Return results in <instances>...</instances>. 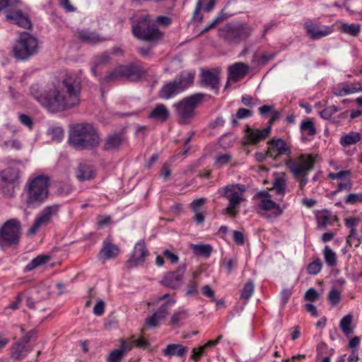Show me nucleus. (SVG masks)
<instances>
[{"label":"nucleus","mask_w":362,"mask_h":362,"mask_svg":"<svg viewBox=\"0 0 362 362\" xmlns=\"http://www.w3.org/2000/svg\"><path fill=\"white\" fill-rule=\"evenodd\" d=\"M350 229L351 230H350L349 234L347 236L346 240V244L351 247V246H352V243H353L352 241L356 240L355 247H358L361 243L360 238L356 237V228H350Z\"/></svg>","instance_id":"5fc2aeb1"},{"label":"nucleus","mask_w":362,"mask_h":362,"mask_svg":"<svg viewBox=\"0 0 362 362\" xmlns=\"http://www.w3.org/2000/svg\"><path fill=\"white\" fill-rule=\"evenodd\" d=\"M361 139V135L356 132H350L348 134H344L341 136L339 144L343 147H347L351 145L357 144Z\"/></svg>","instance_id":"473e14b6"},{"label":"nucleus","mask_w":362,"mask_h":362,"mask_svg":"<svg viewBox=\"0 0 362 362\" xmlns=\"http://www.w3.org/2000/svg\"><path fill=\"white\" fill-rule=\"evenodd\" d=\"M267 155L274 160H279L281 156L290 157L291 149L285 140L273 138L267 141Z\"/></svg>","instance_id":"4468645a"},{"label":"nucleus","mask_w":362,"mask_h":362,"mask_svg":"<svg viewBox=\"0 0 362 362\" xmlns=\"http://www.w3.org/2000/svg\"><path fill=\"white\" fill-rule=\"evenodd\" d=\"M303 28L307 35L313 40L327 37L333 32V28L331 26L321 25L313 20L306 21L303 24Z\"/></svg>","instance_id":"f3484780"},{"label":"nucleus","mask_w":362,"mask_h":362,"mask_svg":"<svg viewBox=\"0 0 362 362\" xmlns=\"http://www.w3.org/2000/svg\"><path fill=\"white\" fill-rule=\"evenodd\" d=\"M77 37L80 40L84 42L95 44L99 42L106 40L105 38L100 37L98 33L88 30H82L77 32Z\"/></svg>","instance_id":"c85d7f7f"},{"label":"nucleus","mask_w":362,"mask_h":362,"mask_svg":"<svg viewBox=\"0 0 362 362\" xmlns=\"http://www.w3.org/2000/svg\"><path fill=\"white\" fill-rule=\"evenodd\" d=\"M24 294L20 293L16 298V300L11 303L9 305L4 308V312H6L8 309L16 310L18 308L19 303L23 300Z\"/></svg>","instance_id":"0e129e2a"},{"label":"nucleus","mask_w":362,"mask_h":362,"mask_svg":"<svg viewBox=\"0 0 362 362\" xmlns=\"http://www.w3.org/2000/svg\"><path fill=\"white\" fill-rule=\"evenodd\" d=\"M252 116V112L248 109L240 108L236 113V118L239 119L250 118Z\"/></svg>","instance_id":"69168bd1"},{"label":"nucleus","mask_w":362,"mask_h":362,"mask_svg":"<svg viewBox=\"0 0 362 362\" xmlns=\"http://www.w3.org/2000/svg\"><path fill=\"white\" fill-rule=\"evenodd\" d=\"M220 79L218 73L211 70L202 71L201 74L202 86L210 87V88L218 93L219 90Z\"/></svg>","instance_id":"b1692460"},{"label":"nucleus","mask_w":362,"mask_h":362,"mask_svg":"<svg viewBox=\"0 0 362 362\" xmlns=\"http://www.w3.org/2000/svg\"><path fill=\"white\" fill-rule=\"evenodd\" d=\"M270 132L271 127L269 126L262 129H253L247 127L243 145H255L268 137Z\"/></svg>","instance_id":"4be33fe9"},{"label":"nucleus","mask_w":362,"mask_h":362,"mask_svg":"<svg viewBox=\"0 0 362 362\" xmlns=\"http://www.w3.org/2000/svg\"><path fill=\"white\" fill-rule=\"evenodd\" d=\"M191 248L195 255H202L206 257H209L212 252V247L210 245H192Z\"/></svg>","instance_id":"37998d69"},{"label":"nucleus","mask_w":362,"mask_h":362,"mask_svg":"<svg viewBox=\"0 0 362 362\" xmlns=\"http://www.w3.org/2000/svg\"><path fill=\"white\" fill-rule=\"evenodd\" d=\"M319 298L318 292L313 288H310L305 292L304 295V298L306 300L309 301H315Z\"/></svg>","instance_id":"e2e57ef3"},{"label":"nucleus","mask_w":362,"mask_h":362,"mask_svg":"<svg viewBox=\"0 0 362 362\" xmlns=\"http://www.w3.org/2000/svg\"><path fill=\"white\" fill-rule=\"evenodd\" d=\"M300 130L309 136H314L316 134V129L313 121L307 119L303 121L300 124Z\"/></svg>","instance_id":"de8ad7c7"},{"label":"nucleus","mask_w":362,"mask_h":362,"mask_svg":"<svg viewBox=\"0 0 362 362\" xmlns=\"http://www.w3.org/2000/svg\"><path fill=\"white\" fill-rule=\"evenodd\" d=\"M148 254L144 241H139L135 244L132 255L127 261V267H135L143 264Z\"/></svg>","instance_id":"aec40b11"},{"label":"nucleus","mask_w":362,"mask_h":362,"mask_svg":"<svg viewBox=\"0 0 362 362\" xmlns=\"http://www.w3.org/2000/svg\"><path fill=\"white\" fill-rule=\"evenodd\" d=\"M122 141V137L119 134L108 135L104 143L103 149L105 151H112L119 147Z\"/></svg>","instance_id":"2f4dec72"},{"label":"nucleus","mask_w":362,"mask_h":362,"mask_svg":"<svg viewBox=\"0 0 362 362\" xmlns=\"http://www.w3.org/2000/svg\"><path fill=\"white\" fill-rule=\"evenodd\" d=\"M134 346L143 349H148L150 347L149 341L143 336H141L137 339H134Z\"/></svg>","instance_id":"680f3d73"},{"label":"nucleus","mask_w":362,"mask_h":362,"mask_svg":"<svg viewBox=\"0 0 362 362\" xmlns=\"http://www.w3.org/2000/svg\"><path fill=\"white\" fill-rule=\"evenodd\" d=\"M18 119L22 124L27 127L29 129H33V121L29 115L25 114H21L18 116Z\"/></svg>","instance_id":"052dcab7"},{"label":"nucleus","mask_w":362,"mask_h":362,"mask_svg":"<svg viewBox=\"0 0 362 362\" xmlns=\"http://www.w3.org/2000/svg\"><path fill=\"white\" fill-rule=\"evenodd\" d=\"M123 78L131 81H139L146 73V69L140 62L131 63L127 65H120Z\"/></svg>","instance_id":"6ab92c4d"},{"label":"nucleus","mask_w":362,"mask_h":362,"mask_svg":"<svg viewBox=\"0 0 362 362\" xmlns=\"http://www.w3.org/2000/svg\"><path fill=\"white\" fill-rule=\"evenodd\" d=\"M37 51L38 40L29 33H21L13 48L15 58L25 61L35 55Z\"/></svg>","instance_id":"0eeeda50"},{"label":"nucleus","mask_w":362,"mask_h":362,"mask_svg":"<svg viewBox=\"0 0 362 362\" xmlns=\"http://www.w3.org/2000/svg\"><path fill=\"white\" fill-rule=\"evenodd\" d=\"M5 16L7 21L11 24L25 30H31L33 28V23L28 15L23 13L20 7L8 10Z\"/></svg>","instance_id":"a211bd4d"},{"label":"nucleus","mask_w":362,"mask_h":362,"mask_svg":"<svg viewBox=\"0 0 362 362\" xmlns=\"http://www.w3.org/2000/svg\"><path fill=\"white\" fill-rule=\"evenodd\" d=\"M254 291V283L252 282V281L250 280L245 284L241 291L240 298L247 301L253 295Z\"/></svg>","instance_id":"c03bdc74"},{"label":"nucleus","mask_w":362,"mask_h":362,"mask_svg":"<svg viewBox=\"0 0 362 362\" xmlns=\"http://www.w3.org/2000/svg\"><path fill=\"white\" fill-rule=\"evenodd\" d=\"M62 208L60 204H52L45 206L35 218L33 226L28 230V233L35 235L42 226L49 225L54 217L57 216Z\"/></svg>","instance_id":"ddd939ff"},{"label":"nucleus","mask_w":362,"mask_h":362,"mask_svg":"<svg viewBox=\"0 0 362 362\" xmlns=\"http://www.w3.org/2000/svg\"><path fill=\"white\" fill-rule=\"evenodd\" d=\"M352 320V315H346L340 321L339 327L346 336L353 333V328L351 327Z\"/></svg>","instance_id":"79ce46f5"},{"label":"nucleus","mask_w":362,"mask_h":362,"mask_svg":"<svg viewBox=\"0 0 362 362\" xmlns=\"http://www.w3.org/2000/svg\"><path fill=\"white\" fill-rule=\"evenodd\" d=\"M327 298H328L329 303L332 306H336L339 303V302L341 299V294L339 291L333 288L329 292Z\"/></svg>","instance_id":"09e8293b"},{"label":"nucleus","mask_w":362,"mask_h":362,"mask_svg":"<svg viewBox=\"0 0 362 362\" xmlns=\"http://www.w3.org/2000/svg\"><path fill=\"white\" fill-rule=\"evenodd\" d=\"M315 163V157L313 154H300L295 158H289L286 161V168L293 177L298 180L300 189H303L307 185L308 176L313 170Z\"/></svg>","instance_id":"7ed1b4c3"},{"label":"nucleus","mask_w":362,"mask_h":362,"mask_svg":"<svg viewBox=\"0 0 362 362\" xmlns=\"http://www.w3.org/2000/svg\"><path fill=\"white\" fill-rule=\"evenodd\" d=\"M50 259L49 255H40L33 259L25 267V272H30L35 269L45 264Z\"/></svg>","instance_id":"e433bc0d"},{"label":"nucleus","mask_w":362,"mask_h":362,"mask_svg":"<svg viewBox=\"0 0 362 362\" xmlns=\"http://www.w3.org/2000/svg\"><path fill=\"white\" fill-rule=\"evenodd\" d=\"M187 351V347L180 344H170L163 351V354L165 356H176L179 357L184 356Z\"/></svg>","instance_id":"c756f323"},{"label":"nucleus","mask_w":362,"mask_h":362,"mask_svg":"<svg viewBox=\"0 0 362 362\" xmlns=\"http://www.w3.org/2000/svg\"><path fill=\"white\" fill-rule=\"evenodd\" d=\"M188 317V310L184 308H179L173 314L170 320V325L175 327H180L182 322Z\"/></svg>","instance_id":"f704fd0d"},{"label":"nucleus","mask_w":362,"mask_h":362,"mask_svg":"<svg viewBox=\"0 0 362 362\" xmlns=\"http://www.w3.org/2000/svg\"><path fill=\"white\" fill-rule=\"evenodd\" d=\"M322 268V263L319 258H316L312 262L308 264L307 272L310 275H316L319 274Z\"/></svg>","instance_id":"49530a36"},{"label":"nucleus","mask_w":362,"mask_h":362,"mask_svg":"<svg viewBox=\"0 0 362 362\" xmlns=\"http://www.w3.org/2000/svg\"><path fill=\"white\" fill-rule=\"evenodd\" d=\"M223 339V335H218L214 340H209L206 344L198 347H194L191 351L190 359L194 362H198L200 358L206 355L209 348L217 345Z\"/></svg>","instance_id":"5701e85b"},{"label":"nucleus","mask_w":362,"mask_h":362,"mask_svg":"<svg viewBox=\"0 0 362 362\" xmlns=\"http://www.w3.org/2000/svg\"><path fill=\"white\" fill-rule=\"evenodd\" d=\"M95 171L93 165L87 163H80L77 168L76 177L80 181L88 180L94 178Z\"/></svg>","instance_id":"cd10ccee"},{"label":"nucleus","mask_w":362,"mask_h":362,"mask_svg":"<svg viewBox=\"0 0 362 362\" xmlns=\"http://www.w3.org/2000/svg\"><path fill=\"white\" fill-rule=\"evenodd\" d=\"M133 35L140 40L152 42L161 38L162 33L154 25L149 15H143L138 18L132 25Z\"/></svg>","instance_id":"6e6552de"},{"label":"nucleus","mask_w":362,"mask_h":362,"mask_svg":"<svg viewBox=\"0 0 362 362\" xmlns=\"http://www.w3.org/2000/svg\"><path fill=\"white\" fill-rule=\"evenodd\" d=\"M124 356V351L115 349L107 356V362H119Z\"/></svg>","instance_id":"6e6d98bb"},{"label":"nucleus","mask_w":362,"mask_h":362,"mask_svg":"<svg viewBox=\"0 0 362 362\" xmlns=\"http://www.w3.org/2000/svg\"><path fill=\"white\" fill-rule=\"evenodd\" d=\"M186 271V264L180 265L174 272H168L161 281V284L172 289L177 288Z\"/></svg>","instance_id":"412c9836"},{"label":"nucleus","mask_w":362,"mask_h":362,"mask_svg":"<svg viewBox=\"0 0 362 362\" xmlns=\"http://www.w3.org/2000/svg\"><path fill=\"white\" fill-rule=\"evenodd\" d=\"M105 312V303L100 300L93 308V314L96 316H101Z\"/></svg>","instance_id":"774afa93"},{"label":"nucleus","mask_w":362,"mask_h":362,"mask_svg":"<svg viewBox=\"0 0 362 362\" xmlns=\"http://www.w3.org/2000/svg\"><path fill=\"white\" fill-rule=\"evenodd\" d=\"M21 223L11 218L1 226V247L3 245L16 246L19 243Z\"/></svg>","instance_id":"f8f14e48"},{"label":"nucleus","mask_w":362,"mask_h":362,"mask_svg":"<svg viewBox=\"0 0 362 362\" xmlns=\"http://www.w3.org/2000/svg\"><path fill=\"white\" fill-rule=\"evenodd\" d=\"M69 143L77 150H91L99 146L100 137L93 124L85 122L78 123L70 129Z\"/></svg>","instance_id":"f03ea898"},{"label":"nucleus","mask_w":362,"mask_h":362,"mask_svg":"<svg viewBox=\"0 0 362 362\" xmlns=\"http://www.w3.org/2000/svg\"><path fill=\"white\" fill-rule=\"evenodd\" d=\"M204 96L205 94L202 93H194L174 104V107L181 124L189 123L191 119L195 115L196 107L203 102Z\"/></svg>","instance_id":"1a4fd4ad"},{"label":"nucleus","mask_w":362,"mask_h":362,"mask_svg":"<svg viewBox=\"0 0 362 362\" xmlns=\"http://www.w3.org/2000/svg\"><path fill=\"white\" fill-rule=\"evenodd\" d=\"M206 199L204 197L194 200L191 204V208L194 212L200 211L201 207L206 203Z\"/></svg>","instance_id":"338daca9"},{"label":"nucleus","mask_w":362,"mask_h":362,"mask_svg":"<svg viewBox=\"0 0 362 362\" xmlns=\"http://www.w3.org/2000/svg\"><path fill=\"white\" fill-rule=\"evenodd\" d=\"M341 33L352 37H357L361 32V25L358 23H343L339 26Z\"/></svg>","instance_id":"c9c22d12"},{"label":"nucleus","mask_w":362,"mask_h":362,"mask_svg":"<svg viewBox=\"0 0 362 362\" xmlns=\"http://www.w3.org/2000/svg\"><path fill=\"white\" fill-rule=\"evenodd\" d=\"M30 351V350L28 349V346L20 341L13 346L11 356L16 360H21L24 358Z\"/></svg>","instance_id":"72a5a7b5"},{"label":"nucleus","mask_w":362,"mask_h":362,"mask_svg":"<svg viewBox=\"0 0 362 362\" xmlns=\"http://www.w3.org/2000/svg\"><path fill=\"white\" fill-rule=\"evenodd\" d=\"M252 28L246 24H227L219 29L221 37L230 43L238 44L249 37Z\"/></svg>","instance_id":"9d476101"},{"label":"nucleus","mask_w":362,"mask_h":362,"mask_svg":"<svg viewBox=\"0 0 362 362\" xmlns=\"http://www.w3.org/2000/svg\"><path fill=\"white\" fill-rule=\"evenodd\" d=\"M123 78L122 71L120 65L117 66L114 70L110 71L106 76L100 79L101 83H108Z\"/></svg>","instance_id":"ea45409f"},{"label":"nucleus","mask_w":362,"mask_h":362,"mask_svg":"<svg viewBox=\"0 0 362 362\" xmlns=\"http://www.w3.org/2000/svg\"><path fill=\"white\" fill-rule=\"evenodd\" d=\"M245 186L241 184L228 185L218 188L217 194L219 198H226L228 201V205L225 209V213L230 216L235 217L240 208L241 203L244 201Z\"/></svg>","instance_id":"39448f33"},{"label":"nucleus","mask_w":362,"mask_h":362,"mask_svg":"<svg viewBox=\"0 0 362 362\" xmlns=\"http://www.w3.org/2000/svg\"><path fill=\"white\" fill-rule=\"evenodd\" d=\"M323 256L327 266L334 267L337 264V254L327 245L323 250Z\"/></svg>","instance_id":"a19ab883"},{"label":"nucleus","mask_w":362,"mask_h":362,"mask_svg":"<svg viewBox=\"0 0 362 362\" xmlns=\"http://www.w3.org/2000/svg\"><path fill=\"white\" fill-rule=\"evenodd\" d=\"M336 216H332L328 210L318 211L316 214V221L318 228H325L329 223L337 221Z\"/></svg>","instance_id":"7c9ffc66"},{"label":"nucleus","mask_w":362,"mask_h":362,"mask_svg":"<svg viewBox=\"0 0 362 362\" xmlns=\"http://www.w3.org/2000/svg\"><path fill=\"white\" fill-rule=\"evenodd\" d=\"M170 116L169 110L164 104H157L148 113V117L160 123L165 122Z\"/></svg>","instance_id":"393cba45"},{"label":"nucleus","mask_w":362,"mask_h":362,"mask_svg":"<svg viewBox=\"0 0 362 362\" xmlns=\"http://www.w3.org/2000/svg\"><path fill=\"white\" fill-rule=\"evenodd\" d=\"M273 189L279 195H284L286 192V180L284 176L278 177L274 179L273 182Z\"/></svg>","instance_id":"a18cd8bd"},{"label":"nucleus","mask_w":362,"mask_h":362,"mask_svg":"<svg viewBox=\"0 0 362 362\" xmlns=\"http://www.w3.org/2000/svg\"><path fill=\"white\" fill-rule=\"evenodd\" d=\"M224 20V18L222 15H219L218 16H216L215 18L213 19V21L206 25L205 28L202 30L201 32L202 34H204L207 32H209L210 30L214 28L218 24H219L221 21Z\"/></svg>","instance_id":"13d9d810"},{"label":"nucleus","mask_w":362,"mask_h":362,"mask_svg":"<svg viewBox=\"0 0 362 362\" xmlns=\"http://www.w3.org/2000/svg\"><path fill=\"white\" fill-rule=\"evenodd\" d=\"M199 284L195 280L190 281L185 290L186 296H196L199 293L198 290Z\"/></svg>","instance_id":"603ef678"},{"label":"nucleus","mask_w":362,"mask_h":362,"mask_svg":"<svg viewBox=\"0 0 362 362\" xmlns=\"http://www.w3.org/2000/svg\"><path fill=\"white\" fill-rule=\"evenodd\" d=\"M345 202L348 204L362 203V192L359 194L351 193L345 197Z\"/></svg>","instance_id":"4d7b16f0"},{"label":"nucleus","mask_w":362,"mask_h":362,"mask_svg":"<svg viewBox=\"0 0 362 362\" xmlns=\"http://www.w3.org/2000/svg\"><path fill=\"white\" fill-rule=\"evenodd\" d=\"M21 0H1V10L6 13L9 9H16L21 6Z\"/></svg>","instance_id":"3c124183"},{"label":"nucleus","mask_w":362,"mask_h":362,"mask_svg":"<svg viewBox=\"0 0 362 362\" xmlns=\"http://www.w3.org/2000/svg\"><path fill=\"white\" fill-rule=\"evenodd\" d=\"M232 159V156L229 153L218 155L216 158L214 166L217 168H222L227 165Z\"/></svg>","instance_id":"8fccbe9b"},{"label":"nucleus","mask_w":362,"mask_h":362,"mask_svg":"<svg viewBox=\"0 0 362 362\" xmlns=\"http://www.w3.org/2000/svg\"><path fill=\"white\" fill-rule=\"evenodd\" d=\"M111 57L108 52L98 55L94 59V66L91 69L92 74L96 76L98 68L101 65H105L110 62Z\"/></svg>","instance_id":"4c0bfd02"},{"label":"nucleus","mask_w":362,"mask_h":362,"mask_svg":"<svg viewBox=\"0 0 362 362\" xmlns=\"http://www.w3.org/2000/svg\"><path fill=\"white\" fill-rule=\"evenodd\" d=\"M174 304V300H165L158 309L153 311L151 316L146 319L145 327L151 329L158 327L160 325L161 320L165 318Z\"/></svg>","instance_id":"dca6fc26"},{"label":"nucleus","mask_w":362,"mask_h":362,"mask_svg":"<svg viewBox=\"0 0 362 362\" xmlns=\"http://www.w3.org/2000/svg\"><path fill=\"white\" fill-rule=\"evenodd\" d=\"M49 181V177L45 175H39L28 180L25 186L28 205H39L47 200Z\"/></svg>","instance_id":"20e7f679"},{"label":"nucleus","mask_w":362,"mask_h":362,"mask_svg":"<svg viewBox=\"0 0 362 362\" xmlns=\"http://www.w3.org/2000/svg\"><path fill=\"white\" fill-rule=\"evenodd\" d=\"M248 71V66L243 62H237L228 67V80L237 82L243 78Z\"/></svg>","instance_id":"a878e982"},{"label":"nucleus","mask_w":362,"mask_h":362,"mask_svg":"<svg viewBox=\"0 0 362 362\" xmlns=\"http://www.w3.org/2000/svg\"><path fill=\"white\" fill-rule=\"evenodd\" d=\"M81 83L75 76H66L57 86L48 91L40 90L37 84L30 86V94L51 112H59L80 103Z\"/></svg>","instance_id":"f257e3e1"},{"label":"nucleus","mask_w":362,"mask_h":362,"mask_svg":"<svg viewBox=\"0 0 362 362\" xmlns=\"http://www.w3.org/2000/svg\"><path fill=\"white\" fill-rule=\"evenodd\" d=\"M194 76V73L182 71L173 81L162 87L158 92V97L163 100H169L175 97L192 85Z\"/></svg>","instance_id":"423d86ee"},{"label":"nucleus","mask_w":362,"mask_h":362,"mask_svg":"<svg viewBox=\"0 0 362 362\" xmlns=\"http://www.w3.org/2000/svg\"><path fill=\"white\" fill-rule=\"evenodd\" d=\"M256 197L259 199L258 208L265 211H272L271 214L265 216L268 219L276 218L283 214L280 205L272 199L271 195L266 191H260Z\"/></svg>","instance_id":"2eb2a0df"},{"label":"nucleus","mask_w":362,"mask_h":362,"mask_svg":"<svg viewBox=\"0 0 362 362\" xmlns=\"http://www.w3.org/2000/svg\"><path fill=\"white\" fill-rule=\"evenodd\" d=\"M119 253V248L117 245L112 244L109 240H105L103 243V247L100 250V258L105 260L115 258Z\"/></svg>","instance_id":"bb28decb"},{"label":"nucleus","mask_w":362,"mask_h":362,"mask_svg":"<svg viewBox=\"0 0 362 362\" xmlns=\"http://www.w3.org/2000/svg\"><path fill=\"white\" fill-rule=\"evenodd\" d=\"M339 86H342L345 95L354 94L358 92H362L361 82H356L353 83L343 82L339 83Z\"/></svg>","instance_id":"58836bf2"},{"label":"nucleus","mask_w":362,"mask_h":362,"mask_svg":"<svg viewBox=\"0 0 362 362\" xmlns=\"http://www.w3.org/2000/svg\"><path fill=\"white\" fill-rule=\"evenodd\" d=\"M292 295V290L290 288H284L281 291V306L284 308L287 304L289 298Z\"/></svg>","instance_id":"bf43d9fd"},{"label":"nucleus","mask_w":362,"mask_h":362,"mask_svg":"<svg viewBox=\"0 0 362 362\" xmlns=\"http://www.w3.org/2000/svg\"><path fill=\"white\" fill-rule=\"evenodd\" d=\"M19 163H13L1 170V194L11 197L15 194V189L19 185Z\"/></svg>","instance_id":"9b49d317"},{"label":"nucleus","mask_w":362,"mask_h":362,"mask_svg":"<svg viewBox=\"0 0 362 362\" xmlns=\"http://www.w3.org/2000/svg\"><path fill=\"white\" fill-rule=\"evenodd\" d=\"M339 110V108L336 105L326 107L320 112V116L324 119H329Z\"/></svg>","instance_id":"864d4df0"}]
</instances>
